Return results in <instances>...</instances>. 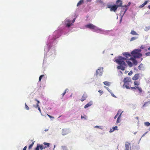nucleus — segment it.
Listing matches in <instances>:
<instances>
[{"label": "nucleus", "instance_id": "obj_1", "mask_svg": "<svg viewBox=\"0 0 150 150\" xmlns=\"http://www.w3.org/2000/svg\"><path fill=\"white\" fill-rule=\"evenodd\" d=\"M123 55L126 57H123L121 56L118 57V58L116 59L115 62L119 65L117 67L118 69H120L122 71L125 69V67L126 66L125 61L127 59L128 57L131 56L130 54L126 52L123 54Z\"/></svg>", "mask_w": 150, "mask_h": 150}, {"label": "nucleus", "instance_id": "obj_2", "mask_svg": "<svg viewBox=\"0 0 150 150\" xmlns=\"http://www.w3.org/2000/svg\"><path fill=\"white\" fill-rule=\"evenodd\" d=\"M141 52L140 49H135L131 52V54L135 58H139L142 56V54L140 53Z\"/></svg>", "mask_w": 150, "mask_h": 150}, {"label": "nucleus", "instance_id": "obj_3", "mask_svg": "<svg viewBox=\"0 0 150 150\" xmlns=\"http://www.w3.org/2000/svg\"><path fill=\"white\" fill-rule=\"evenodd\" d=\"M140 84V83L139 81H135L134 82V84L135 86L134 87H131V89L132 90L137 89L139 90V93H141L142 92V90L141 87L138 86Z\"/></svg>", "mask_w": 150, "mask_h": 150}, {"label": "nucleus", "instance_id": "obj_4", "mask_svg": "<svg viewBox=\"0 0 150 150\" xmlns=\"http://www.w3.org/2000/svg\"><path fill=\"white\" fill-rule=\"evenodd\" d=\"M85 27L91 29L93 30V31L95 32H97L98 30H100L97 27L92 24L86 25Z\"/></svg>", "mask_w": 150, "mask_h": 150}, {"label": "nucleus", "instance_id": "obj_5", "mask_svg": "<svg viewBox=\"0 0 150 150\" xmlns=\"http://www.w3.org/2000/svg\"><path fill=\"white\" fill-rule=\"evenodd\" d=\"M107 6L108 8H110L111 11H113L114 12H115L118 8L117 6L115 5H108Z\"/></svg>", "mask_w": 150, "mask_h": 150}, {"label": "nucleus", "instance_id": "obj_6", "mask_svg": "<svg viewBox=\"0 0 150 150\" xmlns=\"http://www.w3.org/2000/svg\"><path fill=\"white\" fill-rule=\"evenodd\" d=\"M69 130L67 129H63L62 130V134L63 135H65L69 133Z\"/></svg>", "mask_w": 150, "mask_h": 150}, {"label": "nucleus", "instance_id": "obj_7", "mask_svg": "<svg viewBox=\"0 0 150 150\" xmlns=\"http://www.w3.org/2000/svg\"><path fill=\"white\" fill-rule=\"evenodd\" d=\"M123 81L124 83L127 82H131V78L130 77L125 78L123 80Z\"/></svg>", "mask_w": 150, "mask_h": 150}, {"label": "nucleus", "instance_id": "obj_8", "mask_svg": "<svg viewBox=\"0 0 150 150\" xmlns=\"http://www.w3.org/2000/svg\"><path fill=\"white\" fill-rule=\"evenodd\" d=\"M139 74H135V75L132 77V79L135 81L138 80L139 79Z\"/></svg>", "mask_w": 150, "mask_h": 150}, {"label": "nucleus", "instance_id": "obj_9", "mask_svg": "<svg viewBox=\"0 0 150 150\" xmlns=\"http://www.w3.org/2000/svg\"><path fill=\"white\" fill-rule=\"evenodd\" d=\"M103 69H98L96 71L97 75L101 76L102 74Z\"/></svg>", "mask_w": 150, "mask_h": 150}, {"label": "nucleus", "instance_id": "obj_10", "mask_svg": "<svg viewBox=\"0 0 150 150\" xmlns=\"http://www.w3.org/2000/svg\"><path fill=\"white\" fill-rule=\"evenodd\" d=\"M116 4H117L116 6H117V7L122 6V2L121 0H117L116 1Z\"/></svg>", "mask_w": 150, "mask_h": 150}, {"label": "nucleus", "instance_id": "obj_11", "mask_svg": "<svg viewBox=\"0 0 150 150\" xmlns=\"http://www.w3.org/2000/svg\"><path fill=\"white\" fill-rule=\"evenodd\" d=\"M129 59L132 61L133 64L134 65H137V62L134 58L131 57Z\"/></svg>", "mask_w": 150, "mask_h": 150}, {"label": "nucleus", "instance_id": "obj_12", "mask_svg": "<svg viewBox=\"0 0 150 150\" xmlns=\"http://www.w3.org/2000/svg\"><path fill=\"white\" fill-rule=\"evenodd\" d=\"M130 82L125 83L123 84V86L125 87L127 89H129V85Z\"/></svg>", "mask_w": 150, "mask_h": 150}, {"label": "nucleus", "instance_id": "obj_13", "mask_svg": "<svg viewBox=\"0 0 150 150\" xmlns=\"http://www.w3.org/2000/svg\"><path fill=\"white\" fill-rule=\"evenodd\" d=\"M130 143L128 142L125 143V146L126 148V150H129V146Z\"/></svg>", "mask_w": 150, "mask_h": 150}, {"label": "nucleus", "instance_id": "obj_14", "mask_svg": "<svg viewBox=\"0 0 150 150\" xmlns=\"http://www.w3.org/2000/svg\"><path fill=\"white\" fill-rule=\"evenodd\" d=\"M87 95L86 94L84 93L82 96V97L81 98V100L82 101H83L85 100L86 98H87Z\"/></svg>", "mask_w": 150, "mask_h": 150}, {"label": "nucleus", "instance_id": "obj_15", "mask_svg": "<svg viewBox=\"0 0 150 150\" xmlns=\"http://www.w3.org/2000/svg\"><path fill=\"white\" fill-rule=\"evenodd\" d=\"M92 105V103L91 101H90L84 107V108H86L91 105Z\"/></svg>", "mask_w": 150, "mask_h": 150}, {"label": "nucleus", "instance_id": "obj_16", "mask_svg": "<svg viewBox=\"0 0 150 150\" xmlns=\"http://www.w3.org/2000/svg\"><path fill=\"white\" fill-rule=\"evenodd\" d=\"M149 2V1H146L144 3H143L139 7L141 8L143 7L146 4Z\"/></svg>", "mask_w": 150, "mask_h": 150}, {"label": "nucleus", "instance_id": "obj_17", "mask_svg": "<svg viewBox=\"0 0 150 150\" xmlns=\"http://www.w3.org/2000/svg\"><path fill=\"white\" fill-rule=\"evenodd\" d=\"M67 23H66V25L68 27H69L71 25V24H70L71 22V21L67 20L66 21Z\"/></svg>", "mask_w": 150, "mask_h": 150}, {"label": "nucleus", "instance_id": "obj_18", "mask_svg": "<svg viewBox=\"0 0 150 150\" xmlns=\"http://www.w3.org/2000/svg\"><path fill=\"white\" fill-rule=\"evenodd\" d=\"M121 114H122V113H121L120 114L119 116L118 117L117 119V122H116L117 123H120V117H121Z\"/></svg>", "mask_w": 150, "mask_h": 150}, {"label": "nucleus", "instance_id": "obj_19", "mask_svg": "<svg viewBox=\"0 0 150 150\" xmlns=\"http://www.w3.org/2000/svg\"><path fill=\"white\" fill-rule=\"evenodd\" d=\"M126 62H127L128 65L130 67H132L133 66V64L130 61H127V60H126Z\"/></svg>", "mask_w": 150, "mask_h": 150}, {"label": "nucleus", "instance_id": "obj_20", "mask_svg": "<svg viewBox=\"0 0 150 150\" xmlns=\"http://www.w3.org/2000/svg\"><path fill=\"white\" fill-rule=\"evenodd\" d=\"M83 3V0H81L77 3V6H80Z\"/></svg>", "mask_w": 150, "mask_h": 150}, {"label": "nucleus", "instance_id": "obj_21", "mask_svg": "<svg viewBox=\"0 0 150 150\" xmlns=\"http://www.w3.org/2000/svg\"><path fill=\"white\" fill-rule=\"evenodd\" d=\"M130 150H138V148L136 146H132L131 147Z\"/></svg>", "mask_w": 150, "mask_h": 150}, {"label": "nucleus", "instance_id": "obj_22", "mask_svg": "<svg viewBox=\"0 0 150 150\" xmlns=\"http://www.w3.org/2000/svg\"><path fill=\"white\" fill-rule=\"evenodd\" d=\"M143 68V65L142 64H140L138 67V69L140 70H142Z\"/></svg>", "mask_w": 150, "mask_h": 150}, {"label": "nucleus", "instance_id": "obj_23", "mask_svg": "<svg viewBox=\"0 0 150 150\" xmlns=\"http://www.w3.org/2000/svg\"><path fill=\"white\" fill-rule=\"evenodd\" d=\"M103 83L105 85L108 86H109L110 84V83L107 81H104Z\"/></svg>", "mask_w": 150, "mask_h": 150}, {"label": "nucleus", "instance_id": "obj_24", "mask_svg": "<svg viewBox=\"0 0 150 150\" xmlns=\"http://www.w3.org/2000/svg\"><path fill=\"white\" fill-rule=\"evenodd\" d=\"M132 35H138L137 33H136V32L134 30H132L130 33Z\"/></svg>", "mask_w": 150, "mask_h": 150}, {"label": "nucleus", "instance_id": "obj_25", "mask_svg": "<svg viewBox=\"0 0 150 150\" xmlns=\"http://www.w3.org/2000/svg\"><path fill=\"white\" fill-rule=\"evenodd\" d=\"M144 124L146 126H150V123L147 122H144Z\"/></svg>", "mask_w": 150, "mask_h": 150}, {"label": "nucleus", "instance_id": "obj_26", "mask_svg": "<svg viewBox=\"0 0 150 150\" xmlns=\"http://www.w3.org/2000/svg\"><path fill=\"white\" fill-rule=\"evenodd\" d=\"M34 142H33L28 147V149H31L33 147L34 144Z\"/></svg>", "mask_w": 150, "mask_h": 150}, {"label": "nucleus", "instance_id": "obj_27", "mask_svg": "<svg viewBox=\"0 0 150 150\" xmlns=\"http://www.w3.org/2000/svg\"><path fill=\"white\" fill-rule=\"evenodd\" d=\"M96 2L98 3L102 4L103 3V1L102 0H97Z\"/></svg>", "mask_w": 150, "mask_h": 150}, {"label": "nucleus", "instance_id": "obj_28", "mask_svg": "<svg viewBox=\"0 0 150 150\" xmlns=\"http://www.w3.org/2000/svg\"><path fill=\"white\" fill-rule=\"evenodd\" d=\"M40 146V145L38 144L36 148L35 149V150H39Z\"/></svg>", "mask_w": 150, "mask_h": 150}, {"label": "nucleus", "instance_id": "obj_29", "mask_svg": "<svg viewBox=\"0 0 150 150\" xmlns=\"http://www.w3.org/2000/svg\"><path fill=\"white\" fill-rule=\"evenodd\" d=\"M44 75H41L40 77H39V81H40L41 80V79H42V78L44 76Z\"/></svg>", "mask_w": 150, "mask_h": 150}, {"label": "nucleus", "instance_id": "obj_30", "mask_svg": "<svg viewBox=\"0 0 150 150\" xmlns=\"http://www.w3.org/2000/svg\"><path fill=\"white\" fill-rule=\"evenodd\" d=\"M68 90V89H66L64 91V93H62V97H63L64 96V95L66 93L67 91V90Z\"/></svg>", "mask_w": 150, "mask_h": 150}, {"label": "nucleus", "instance_id": "obj_31", "mask_svg": "<svg viewBox=\"0 0 150 150\" xmlns=\"http://www.w3.org/2000/svg\"><path fill=\"white\" fill-rule=\"evenodd\" d=\"M25 108L27 110H29V107L26 104V103H25Z\"/></svg>", "mask_w": 150, "mask_h": 150}, {"label": "nucleus", "instance_id": "obj_32", "mask_svg": "<svg viewBox=\"0 0 150 150\" xmlns=\"http://www.w3.org/2000/svg\"><path fill=\"white\" fill-rule=\"evenodd\" d=\"M44 144L45 145H47V147H48L49 146L50 144L49 143H46V142H44Z\"/></svg>", "mask_w": 150, "mask_h": 150}, {"label": "nucleus", "instance_id": "obj_33", "mask_svg": "<svg viewBox=\"0 0 150 150\" xmlns=\"http://www.w3.org/2000/svg\"><path fill=\"white\" fill-rule=\"evenodd\" d=\"M125 7V12H124V13H125V12L127 11V9L128 8H127V6L126 5H125L124 6H123L122 7Z\"/></svg>", "mask_w": 150, "mask_h": 150}, {"label": "nucleus", "instance_id": "obj_34", "mask_svg": "<svg viewBox=\"0 0 150 150\" xmlns=\"http://www.w3.org/2000/svg\"><path fill=\"white\" fill-rule=\"evenodd\" d=\"M136 39V38L134 37H133L132 38H131L130 41H133V40H135Z\"/></svg>", "mask_w": 150, "mask_h": 150}, {"label": "nucleus", "instance_id": "obj_35", "mask_svg": "<svg viewBox=\"0 0 150 150\" xmlns=\"http://www.w3.org/2000/svg\"><path fill=\"white\" fill-rule=\"evenodd\" d=\"M112 128L114 130V131L115 130H117V129H117L118 127L117 126H115V127H113Z\"/></svg>", "mask_w": 150, "mask_h": 150}, {"label": "nucleus", "instance_id": "obj_36", "mask_svg": "<svg viewBox=\"0 0 150 150\" xmlns=\"http://www.w3.org/2000/svg\"><path fill=\"white\" fill-rule=\"evenodd\" d=\"M133 72L132 71H130V72L128 73V75L130 76L132 74Z\"/></svg>", "mask_w": 150, "mask_h": 150}, {"label": "nucleus", "instance_id": "obj_37", "mask_svg": "<svg viewBox=\"0 0 150 150\" xmlns=\"http://www.w3.org/2000/svg\"><path fill=\"white\" fill-rule=\"evenodd\" d=\"M145 54L147 56H150V52L146 53Z\"/></svg>", "mask_w": 150, "mask_h": 150}, {"label": "nucleus", "instance_id": "obj_38", "mask_svg": "<svg viewBox=\"0 0 150 150\" xmlns=\"http://www.w3.org/2000/svg\"><path fill=\"white\" fill-rule=\"evenodd\" d=\"M84 116L85 117H84L83 116H82V115H81V119H83V118H84L85 119H86V117H87L86 116V115H84Z\"/></svg>", "mask_w": 150, "mask_h": 150}, {"label": "nucleus", "instance_id": "obj_39", "mask_svg": "<svg viewBox=\"0 0 150 150\" xmlns=\"http://www.w3.org/2000/svg\"><path fill=\"white\" fill-rule=\"evenodd\" d=\"M98 92L100 93V95H102L103 94V92L102 91L100 90H99L98 91Z\"/></svg>", "mask_w": 150, "mask_h": 150}, {"label": "nucleus", "instance_id": "obj_40", "mask_svg": "<svg viewBox=\"0 0 150 150\" xmlns=\"http://www.w3.org/2000/svg\"><path fill=\"white\" fill-rule=\"evenodd\" d=\"M39 105L38 104H37L36 105H33L34 107L35 108H38L39 107Z\"/></svg>", "mask_w": 150, "mask_h": 150}, {"label": "nucleus", "instance_id": "obj_41", "mask_svg": "<svg viewBox=\"0 0 150 150\" xmlns=\"http://www.w3.org/2000/svg\"><path fill=\"white\" fill-rule=\"evenodd\" d=\"M46 147H45L44 148H45ZM40 148L41 150H42L44 148L43 146L42 145H40Z\"/></svg>", "mask_w": 150, "mask_h": 150}, {"label": "nucleus", "instance_id": "obj_42", "mask_svg": "<svg viewBox=\"0 0 150 150\" xmlns=\"http://www.w3.org/2000/svg\"><path fill=\"white\" fill-rule=\"evenodd\" d=\"M47 115L50 118H54V117H52L48 114H47Z\"/></svg>", "mask_w": 150, "mask_h": 150}, {"label": "nucleus", "instance_id": "obj_43", "mask_svg": "<svg viewBox=\"0 0 150 150\" xmlns=\"http://www.w3.org/2000/svg\"><path fill=\"white\" fill-rule=\"evenodd\" d=\"M148 103V102H145L144 103V105H143V107H144L145 106H146V105Z\"/></svg>", "mask_w": 150, "mask_h": 150}, {"label": "nucleus", "instance_id": "obj_44", "mask_svg": "<svg viewBox=\"0 0 150 150\" xmlns=\"http://www.w3.org/2000/svg\"><path fill=\"white\" fill-rule=\"evenodd\" d=\"M121 113V111H120L119 110L118 111V112L117 114L116 115H120V113Z\"/></svg>", "mask_w": 150, "mask_h": 150}, {"label": "nucleus", "instance_id": "obj_45", "mask_svg": "<svg viewBox=\"0 0 150 150\" xmlns=\"http://www.w3.org/2000/svg\"><path fill=\"white\" fill-rule=\"evenodd\" d=\"M114 131V130L113 129V128H112V129H111L110 130V132H113Z\"/></svg>", "mask_w": 150, "mask_h": 150}, {"label": "nucleus", "instance_id": "obj_46", "mask_svg": "<svg viewBox=\"0 0 150 150\" xmlns=\"http://www.w3.org/2000/svg\"><path fill=\"white\" fill-rule=\"evenodd\" d=\"M101 127V126H96L95 127L96 128H100V129H101L102 128H100Z\"/></svg>", "mask_w": 150, "mask_h": 150}, {"label": "nucleus", "instance_id": "obj_47", "mask_svg": "<svg viewBox=\"0 0 150 150\" xmlns=\"http://www.w3.org/2000/svg\"><path fill=\"white\" fill-rule=\"evenodd\" d=\"M35 100L37 102V104H38V105H39V104L40 103L39 101L36 99H35Z\"/></svg>", "mask_w": 150, "mask_h": 150}, {"label": "nucleus", "instance_id": "obj_48", "mask_svg": "<svg viewBox=\"0 0 150 150\" xmlns=\"http://www.w3.org/2000/svg\"><path fill=\"white\" fill-rule=\"evenodd\" d=\"M38 109L39 110V111L40 112H41V110H40V107L39 106L38 108Z\"/></svg>", "mask_w": 150, "mask_h": 150}, {"label": "nucleus", "instance_id": "obj_49", "mask_svg": "<svg viewBox=\"0 0 150 150\" xmlns=\"http://www.w3.org/2000/svg\"><path fill=\"white\" fill-rule=\"evenodd\" d=\"M26 149H27V146H25L24 147V148L23 150H26Z\"/></svg>", "mask_w": 150, "mask_h": 150}, {"label": "nucleus", "instance_id": "obj_50", "mask_svg": "<svg viewBox=\"0 0 150 150\" xmlns=\"http://www.w3.org/2000/svg\"><path fill=\"white\" fill-rule=\"evenodd\" d=\"M140 48L142 49H144V47L143 45H142L140 47Z\"/></svg>", "mask_w": 150, "mask_h": 150}, {"label": "nucleus", "instance_id": "obj_51", "mask_svg": "<svg viewBox=\"0 0 150 150\" xmlns=\"http://www.w3.org/2000/svg\"><path fill=\"white\" fill-rule=\"evenodd\" d=\"M75 18H74V19L72 20V23H74V22L75 21Z\"/></svg>", "mask_w": 150, "mask_h": 150}, {"label": "nucleus", "instance_id": "obj_52", "mask_svg": "<svg viewBox=\"0 0 150 150\" xmlns=\"http://www.w3.org/2000/svg\"><path fill=\"white\" fill-rule=\"evenodd\" d=\"M117 115H116L115 116V117H114V119H116V118H117Z\"/></svg>", "mask_w": 150, "mask_h": 150}, {"label": "nucleus", "instance_id": "obj_53", "mask_svg": "<svg viewBox=\"0 0 150 150\" xmlns=\"http://www.w3.org/2000/svg\"><path fill=\"white\" fill-rule=\"evenodd\" d=\"M112 95L113 97H115V96L114 94H112Z\"/></svg>", "mask_w": 150, "mask_h": 150}, {"label": "nucleus", "instance_id": "obj_54", "mask_svg": "<svg viewBox=\"0 0 150 150\" xmlns=\"http://www.w3.org/2000/svg\"><path fill=\"white\" fill-rule=\"evenodd\" d=\"M148 8L150 9V5H149L148 6Z\"/></svg>", "mask_w": 150, "mask_h": 150}, {"label": "nucleus", "instance_id": "obj_55", "mask_svg": "<svg viewBox=\"0 0 150 150\" xmlns=\"http://www.w3.org/2000/svg\"><path fill=\"white\" fill-rule=\"evenodd\" d=\"M147 132H146V133H145L143 135V136H144V135H145V134H146V133H147Z\"/></svg>", "mask_w": 150, "mask_h": 150}, {"label": "nucleus", "instance_id": "obj_56", "mask_svg": "<svg viewBox=\"0 0 150 150\" xmlns=\"http://www.w3.org/2000/svg\"><path fill=\"white\" fill-rule=\"evenodd\" d=\"M63 150H67V149L65 148H64Z\"/></svg>", "mask_w": 150, "mask_h": 150}, {"label": "nucleus", "instance_id": "obj_57", "mask_svg": "<svg viewBox=\"0 0 150 150\" xmlns=\"http://www.w3.org/2000/svg\"><path fill=\"white\" fill-rule=\"evenodd\" d=\"M136 118L137 119H138L139 117H136Z\"/></svg>", "mask_w": 150, "mask_h": 150}, {"label": "nucleus", "instance_id": "obj_58", "mask_svg": "<svg viewBox=\"0 0 150 150\" xmlns=\"http://www.w3.org/2000/svg\"><path fill=\"white\" fill-rule=\"evenodd\" d=\"M148 50H149L150 51V47H149L148 48Z\"/></svg>", "mask_w": 150, "mask_h": 150}, {"label": "nucleus", "instance_id": "obj_59", "mask_svg": "<svg viewBox=\"0 0 150 150\" xmlns=\"http://www.w3.org/2000/svg\"><path fill=\"white\" fill-rule=\"evenodd\" d=\"M48 130V129H47V130H46V129H45V131H47Z\"/></svg>", "mask_w": 150, "mask_h": 150}, {"label": "nucleus", "instance_id": "obj_60", "mask_svg": "<svg viewBox=\"0 0 150 150\" xmlns=\"http://www.w3.org/2000/svg\"><path fill=\"white\" fill-rule=\"evenodd\" d=\"M130 3H129V5H130Z\"/></svg>", "mask_w": 150, "mask_h": 150}, {"label": "nucleus", "instance_id": "obj_61", "mask_svg": "<svg viewBox=\"0 0 150 150\" xmlns=\"http://www.w3.org/2000/svg\"><path fill=\"white\" fill-rule=\"evenodd\" d=\"M125 8H123V10H125Z\"/></svg>", "mask_w": 150, "mask_h": 150}, {"label": "nucleus", "instance_id": "obj_62", "mask_svg": "<svg viewBox=\"0 0 150 150\" xmlns=\"http://www.w3.org/2000/svg\"><path fill=\"white\" fill-rule=\"evenodd\" d=\"M149 130L150 131V128L149 129Z\"/></svg>", "mask_w": 150, "mask_h": 150}]
</instances>
